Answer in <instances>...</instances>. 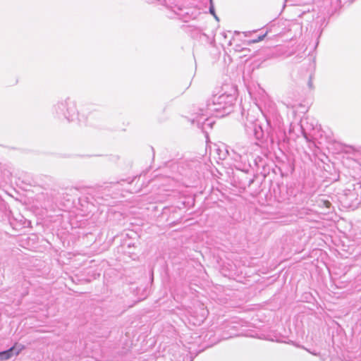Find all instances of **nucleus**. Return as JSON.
Here are the masks:
<instances>
[{
    "instance_id": "1",
    "label": "nucleus",
    "mask_w": 361,
    "mask_h": 361,
    "mask_svg": "<svg viewBox=\"0 0 361 361\" xmlns=\"http://www.w3.org/2000/svg\"><path fill=\"white\" fill-rule=\"evenodd\" d=\"M235 100V96L232 94H215L207 104L208 110L216 113V116H224L231 111Z\"/></svg>"
},
{
    "instance_id": "2",
    "label": "nucleus",
    "mask_w": 361,
    "mask_h": 361,
    "mask_svg": "<svg viewBox=\"0 0 361 361\" xmlns=\"http://www.w3.org/2000/svg\"><path fill=\"white\" fill-rule=\"evenodd\" d=\"M55 108L56 114H63L68 118L75 114V103L70 99H66L63 102L58 103Z\"/></svg>"
},
{
    "instance_id": "3",
    "label": "nucleus",
    "mask_w": 361,
    "mask_h": 361,
    "mask_svg": "<svg viewBox=\"0 0 361 361\" xmlns=\"http://www.w3.org/2000/svg\"><path fill=\"white\" fill-rule=\"evenodd\" d=\"M212 114L214 113L210 112L207 109L204 113H202L200 115L197 114V116L191 118V123L194 125H197L198 128H202L203 130H204L207 127L212 128L213 122L209 120V116Z\"/></svg>"
},
{
    "instance_id": "4",
    "label": "nucleus",
    "mask_w": 361,
    "mask_h": 361,
    "mask_svg": "<svg viewBox=\"0 0 361 361\" xmlns=\"http://www.w3.org/2000/svg\"><path fill=\"white\" fill-rule=\"evenodd\" d=\"M360 186L357 185V189L355 185H352L343 191L344 200H342L343 204L347 206H351L353 204L356 203L359 200L358 190Z\"/></svg>"
},
{
    "instance_id": "5",
    "label": "nucleus",
    "mask_w": 361,
    "mask_h": 361,
    "mask_svg": "<svg viewBox=\"0 0 361 361\" xmlns=\"http://www.w3.org/2000/svg\"><path fill=\"white\" fill-rule=\"evenodd\" d=\"M317 203L319 207L324 209L323 212L324 214L329 213L333 209L331 201L326 199L324 197L319 198Z\"/></svg>"
},
{
    "instance_id": "6",
    "label": "nucleus",
    "mask_w": 361,
    "mask_h": 361,
    "mask_svg": "<svg viewBox=\"0 0 361 361\" xmlns=\"http://www.w3.org/2000/svg\"><path fill=\"white\" fill-rule=\"evenodd\" d=\"M233 151L237 154L238 158H241L243 156L246 155L248 153V148L244 146L242 143H237Z\"/></svg>"
},
{
    "instance_id": "7",
    "label": "nucleus",
    "mask_w": 361,
    "mask_h": 361,
    "mask_svg": "<svg viewBox=\"0 0 361 361\" xmlns=\"http://www.w3.org/2000/svg\"><path fill=\"white\" fill-rule=\"evenodd\" d=\"M13 350V347L11 348L8 350L1 352L0 353V359H1V360L9 359L11 357Z\"/></svg>"
},
{
    "instance_id": "8",
    "label": "nucleus",
    "mask_w": 361,
    "mask_h": 361,
    "mask_svg": "<svg viewBox=\"0 0 361 361\" xmlns=\"http://www.w3.org/2000/svg\"><path fill=\"white\" fill-rule=\"evenodd\" d=\"M266 35H267V33H265L264 35H260L257 39L251 40L250 42V43H257L259 42H261L265 38Z\"/></svg>"
},
{
    "instance_id": "9",
    "label": "nucleus",
    "mask_w": 361,
    "mask_h": 361,
    "mask_svg": "<svg viewBox=\"0 0 361 361\" xmlns=\"http://www.w3.org/2000/svg\"><path fill=\"white\" fill-rule=\"evenodd\" d=\"M209 11H210V13H212V14L214 16V17H215L216 18H217V17H216V16H215V14H214V8H213L212 6H211V7L209 8Z\"/></svg>"
}]
</instances>
